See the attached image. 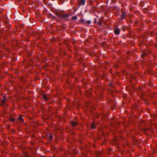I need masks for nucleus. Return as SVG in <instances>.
<instances>
[{
  "instance_id": "nucleus-1",
  "label": "nucleus",
  "mask_w": 157,
  "mask_h": 157,
  "mask_svg": "<svg viewBox=\"0 0 157 157\" xmlns=\"http://www.w3.org/2000/svg\"><path fill=\"white\" fill-rule=\"evenodd\" d=\"M56 14L58 17L63 19L65 18L68 17V15L67 14H63L58 12L56 13Z\"/></svg>"
},
{
  "instance_id": "nucleus-2",
  "label": "nucleus",
  "mask_w": 157,
  "mask_h": 157,
  "mask_svg": "<svg viewBox=\"0 0 157 157\" xmlns=\"http://www.w3.org/2000/svg\"><path fill=\"white\" fill-rule=\"evenodd\" d=\"M120 30L119 29H116L114 30L115 33L116 35H119L120 33Z\"/></svg>"
},
{
  "instance_id": "nucleus-3",
  "label": "nucleus",
  "mask_w": 157,
  "mask_h": 157,
  "mask_svg": "<svg viewBox=\"0 0 157 157\" xmlns=\"http://www.w3.org/2000/svg\"><path fill=\"white\" fill-rule=\"evenodd\" d=\"M79 3L81 5H84L85 2V0H80Z\"/></svg>"
},
{
  "instance_id": "nucleus-4",
  "label": "nucleus",
  "mask_w": 157,
  "mask_h": 157,
  "mask_svg": "<svg viewBox=\"0 0 157 157\" xmlns=\"http://www.w3.org/2000/svg\"><path fill=\"white\" fill-rule=\"evenodd\" d=\"M91 128L92 129H94L96 128V126L94 123H92L91 125Z\"/></svg>"
},
{
  "instance_id": "nucleus-5",
  "label": "nucleus",
  "mask_w": 157,
  "mask_h": 157,
  "mask_svg": "<svg viewBox=\"0 0 157 157\" xmlns=\"http://www.w3.org/2000/svg\"><path fill=\"white\" fill-rule=\"evenodd\" d=\"M71 124L72 126H75L76 125L77 123L76 121H73L71 122Z\"/></svg>"
},
{
  "instance_id": "nucleus-6",
  "label": "nucleus",
  "mask_w": 157,
  "mask_h": 157,
  "mask_svg": "<svg viewBox=\"0 0 157 157\" xmlns=\"http://www.w3.org/2000/svg\"><path fill=\"white\" fill-rule=\"evenodd\" d=\"M6 101V98L4 97L3 99L1 101V102L2 104H4Z\"/></svg>"
},
{
  "instance_id": "nucleus-7",
  "label": "nucleus",
  "mask_w": 157,
  "mask_h": 157,
  "mask_svg": "<svg viewBox=\"0 0 157 157\" xmlns=\"http://www.w3.org/2000/svg\"><path fill=\"white\" fill-rule=\"evenodd\" d=\"M147 54V53L146 52H144V53L141 54V56L142 57H144Z\"/></svg>"
},
{
  "instance_id": "nucleus-8",
  "label": "nucleus",
  "mask_w": 157,
  "mask_h": 157,
  "mask_svg": "<svg viewBox=\"0 0 157 157\" xmlns=\"http://www.w3.org/2000/svg\"><path fill=\"white\" fill-rule=\"evenodd\" d=\"M77 19V17L76 16H74V17H72V18H71V19L72 20H76Z\"/></svg>"
},
{
  "instance_id": "nucleus-9",
  "label": "nucleus",
  "mask_w": 157,
  "mask_h": 157,
  "mask_svg": "<svg viewBox=\"0 0 157 157\" xmlns=\"http://www.w3.org/2000/svg\"><path fill=\"white\" fill-rule=\"evenodd\" d=\"M125 13H123L121 16L122 18V19H124L125 17Z\"/></svg>"
},
{
  "instance_id": "nucleus-10",
  "label": "nucleus",
  "mask_w": 157,
  "mask_h": 157,
  "mask_svg": "<svg viewBox=\"0 0 157 157\" xmlns=\"http://www.w3.org/2000/svg\"><path fill=\"white\" fill-rule=\"evenodd\" d=\"M43 97H44V99L46 100H47L48 99V97L46 95H44Z\"/></svg>"
},
{
  "instance_id": "nucleus-11",
  "label": "nucleus",
  "mask_w": 157,
  "mask_h": 157,
  "mask_svg": "<svg viewBox=\"0 0 157 157\" xmlns=\"http://www.w3.org/2000/svg\"><path fill=\"white\" fill-rule=\"evenodd\" d=\"M19 119L21 121H23V119L22 117H21V116L19 117Z\"/></svg>"
},
{
  "instance_id": "nucleus-12",
  "label": "nucleus",
  "mask_w": 157,
  "mask_h": 157,
  "mask_svg": "<svg viewBox=\"0 0 157 157\" xmlns=\"http://www.w3.org/2000/svg\"><path fill=\"white\" fill-rule=\"evenodd\" d=\"M10 120L11 121H13L15 120V119L13 117H11L10 118Z\"/></svg>"
},
{
  "instance_id": "nucleus-13",
  "label": "nucleus",
  "mask_w": 157,
  "mask_h": 157,
  "mask_svg": "<svg viewBox=\"0 0 157 157\" xmlns=\"http://www.w3.org/2000/svg\"><path fill=\"white\" fill-rule=\"evenodd\" d=\"M52 136L51 135H50L49 137V139L52 140Z\"/></svg>"
},
{
  "instance_id": "nucleus-14",
  "label": "nucleus",
  "mask_w": 157,
  "mask_h": 157,
  "mask_svg": "<svg viewBox=\"0 0 157 157\" xmlns=\"http://www.w3.org/2000/svg\"><path fill=\"white\" fill-rule=\"evenodd\" d=\"M87 23L88 24H90V21H88L87 22Z\"/></svg>"
},
{
  "instance_id": "nucleus-15",
  "label": "nucleus",
  "mask_w": 157,
  "mask_h": 157,
  "mask_svg": "<svg viewBox=\"0 0 157 157\" xmlns=\"http://www.w3.org/2000/svg\"><path fill=\"white\" fill-rule=\"evenodd\" d=\"M109 85L110 86L112 87V86H113V85H112V83H110L109 84Z\"/></svg>"
},
{
  "instance_id": "nucleus-16",
  "label": "nucleus",
  "mask_w": 157,
  "mask_h": 157,
  "mask_svg": "<svg viewBox=\"0 0 157 157\" xmlns=\"http://www.w3.org/2000/svg\"><path fill=\"white\" fill-rule=\"evenodd\" d=\"M40 157H46L44 156H41Z\"/></svg>"
}]
</instances>
